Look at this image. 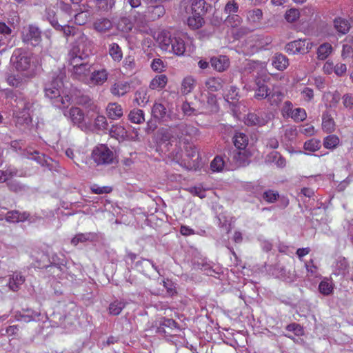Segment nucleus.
<instances>
[{"label":"nucleus","instance_id":"16","mask_svg":"<svg viewBox=\"0 0 353 353\" xmlns=\"http://www.w3.org/2000/svg\"><path fill=\"white\" fill-rule=\"evenodd\" d=\"M157 139L161 143L168 141L170 143V142L176 141L172 125L159 128L157 132Z\"/></svg>","mask_w":353,"mask_h":353},{"label":"nucleus","instance_id":"48","mask_svg":"<svg viewBox=\"0 0 353 353\" xmlns=\"http://www.w3.org/2000/svg\"><path fill=\"white\" fill-rule=\"evenodd\" d=\"M319 292L324 295H330L333 291V285L327 280L322 281L319 285Z\"/></svg>","mask_w":353,"mask_h":353},{"label":"nucleus","instance_id":"5","mask_svg":"<svg viewBox=\"0 0 353 353\" xmlns=\"http://www.w3.org/2000/svg\"><path fill=\"white\" fill-rule=\"evenodd\" d=\"M68 61L72 65V74L75 78L87 83L91 73V65L77 57H68Z\"/></svg>","mask_w":353,"mask_h":353},{"label":"nucleus","instance_id":"6","mask_svg":"<svg viewBox=\"0 0 353 353\" xmlns=\"http://www.w3.org/2000/svg\"><path fill=\"white\" fill-rule=\"evenodd\" d=\"M172 129L176 140H179L180 142L183 141L184 143L188 141L187 137H196L199 132L197 128L185 122H180L176 125H172Z\"/></svg>","mask_w":353,"mask_h":353},{"label":"nucleus","instance_id":"7","mask_svg":"<svg viewBox=\"0 0 353 353\" xmlns=\"http://www.w3.org/2000/svg\"><path fill=\"white\" fill-rule=\"evenodd\" d=\"M92 158L97 165H109L113 163L114 154L106 145H100L93 150Z\"/></svg>","mask_w":353,"mask_h":353},{"label":"nucleus","instance_id":"14","mask_svg":"<svg viewBox=\"0 0 353 353\" xmlns=\"http://www.w3.org/2000/svg\"><path fill=\"white\" fill-rule=\"evenodd\" d=\"M145 17L150 21H156L161 18L165 14V8L162 3L152 4L147 7Z\"/></svg>","mask_w":353,"mask_h":353},{"label":"nucleus","instance_id":"57","mask_svg":"<svg viewBox=\"0 0 353 353\" xmlns=\"http://www.w3.org/2000/svg\"><path fill=\"white\" fill-rule=\"evenodd\" d=\"M262 198L268 203H274L279 198V194L277 192L269 190L263 193Z\"/></svg>","mask_w":353,"mask_h":353},{"label":"nucleus","instance_id":"62","mask_svg":"<svg viewBox=\"0 0 353 353\" xmlns=\"http://www.w3.org/2000/svg\"><path fill=\"white\" fill-rule=\"evenodd\" d=\"M343 104L345 108L353 110V94L347 93L342 97Z\"/></svg>","mask_w":353,"mask_h":353},{"label":"nucleus","instance_id":"42","mask_svg":"<svg viewBox=\"0 0 353 353\" xmlns=\"http://www.w3.org/2000/svg\"><path fill=\"white\" fill-rule=\"evenodd\" d=\"M167 81L168 79L165 74L158 75L152 80L150 84V87L153 90L157 88H163L165 86Z\"/></svg>","mask_w":353,"mask_h":353},{"label":"nucleus","instance_id":"33","mask_svg":"<svg viewBox=\"0 0 353 353\" xmlns=\"http://www.w3.org/2000/svg\"><path fill=\"white\" fill-rule=\"evenodd\" d=\"M195 86V80L191 76L185 77L181 83V91L183 94L190 93Z\"/></svg>","mask_w":353,"mask_h":353},{"label":"nucleus","instance_id":"23","mask_svg":"<svg viewBox=\"0 0 353 353\" xmlns=\"http://www.w3.org/2000/svg\"><path fill=\"white\" fill-rule=\"evenodd\" d=\"M208 6L205 0H192L191 10L192 14L204 15L208 12Z\"/></svg>","mask_w":353,"mask_h":353},{"label":"nucleus","instance_id":"10","mask_svg":"<svg viewBox=\"0 0 353 353\" xmlns=\"http://www.w3.org/2000/svg\"><path fill=\"white\" fill-rule=\"evenodd\" d=\"M312 48V43L306 39H299L291 41L286 44L285 50L289 54H295L297 53L306 54Z\"/></svg>","mask_w":353,"mask_h":353},{"label":"nucleus","instance_id":"22","mask_svg":"<svg viewBox=\"0 0 353 353\" xmlns=\"http://www.w3.org/2000/svg\"><path fill=\"white\" fill-rule=\"evenodd\" d=\"M29 216V213L26 212L21 213L17 210H13L7 212L5 219L8 222L17 223L27 220Z\"/></svg>","mask_w":353,"mask_h":353},{"label":"nucleus","instance_id":"52","mask_svg":"<svg viewBox=\"0 0 353 353\" xmlns=\"http://www.w3.org/2000/svg\"><path fill=\"white\" fill-rule=\"evenodd\" d=\"M126 134L125 129L120 125H112L110 129V134L112 137H124Z\"/></svg>","mask_w":353,"mask_h":353},{"label":"nucleus","instance_id":"54","mask_svg":"<svg viewBox=\"0 0 353 353\" xmlns=\"http://www.w3.org/2000/svg\"><path fill=\"white\" fill-rule=\"evenodd\" d=\"M94 126L99 130H107L108 128V123L105 117L103 115H99L94 119Z\"/></svg>","mask_w":353,"mask_h":353},{"label":"nucleus","instance_id":"20","mask_svg":"<svg viewBox=\"0 0 353 353\" xmlns=\"http://www.w3.org/2000/svg\"><path fill=\"white\" fill-rule=\"evenodd\" d=\"M106 112L108 118L112 120L119 119L123 114L121 105L117 103H110L106 108Z\"/></svg>","mask_w":353,"mask_h":353},{"label":"nucleus","instance_id":"17","mask_svg":"<svg viewBox=\"0 0 353 353\" xmlns=\"http://www.w3.org/2000/svg\"><path fill=\"white\" fill-rule=\"evenodd\" d=\"M211 65L219 72L225 70L230 65V60L227 56L220 55L212 57L210 59Z\"/></svg>","mask_w":353,"mask_h":353},{"label":"nucleus","instance_id":"26","mask_svg":"<svg viewBox=\"0 0 353 353\" xmlns=\"http://www.w3.org/2000/svg\"><path fill=\"white\" fill-rule=\"evenodd\" d=\"M232 140L234 146L239 150H244L248 144V137L243 132H236Z\"/></svg>","mask_w":353,"mask_h":353},{"label":"nucleus","instance_id":"27","mask_svg":"<svg viewBox=\"0 0 353 353\" xmlns=\"http://www.w3.org/2000/svg\"><path fill=\"white\" fill-rule=\"evenodd\" d=\"M334 27L339 33L345 34L350 28V23L346 19L338 17L334 20Z\"/></svg>","mask_w":353,"mask_h":353},{"label":"nucleus","instance_id":"30","mask_svg":"<svg viewBox=\"0 0 353 353\" xmlns=\"http://www.w3.org/2000/svg\"><path fill=\"white\" fill-rule=\"evenodd\" d=\"M172 50L176 55L183 54L185 50V45L183 39L180 37H173L170 50Z\"/></svg>","mask_w":353,"mask_h":353},{"label":"nucleus","instance_id":"49","mask_svg":"<svg viewBox=\"0 0 353 353\" xmlns=\"http://www.w3.org/2000/svg\"><path fill=\"white\" fill-rule=\"evenodd\" d=\"M46 19L50 23V25L56 30L57 28H59V23L58 22V19L56 16V14L53 10L46 9Z\"/></svg>","mask_w":353,"mask_h":353},{"label":"nucleus","instance_id":"64","mask_svg":"<svg viewBox=\"0 0 353 353\" xmlns=\"http://www.w3.org/2000/svg\"><path fill=\"white\" fill-rule=\"evenodd\" d=\"M286 330L290 332H293L297 336H300L303 334V327L299 324L295 323L288 325Z\"/></svg>","mask_w":353,"mask_h":353},{"label":"nucleus","instance_id":"47","mask_svg":"<svg viewBox=\"0 0 353 353\" xmlns=\"http://www.w3.org/2000/svg\"><path fill=\"white\" fill-rule=\"evenodd\" d=\"M134 101L139 105L148 101V97L145 89L141 88L136 91Z\"/></svg>","mask_w":353,"mask_h":353},{"label":"nucleus","instance_id":"25","mask_svg":"<svg viewBox=\"0 0 353 353\" xmlns=\"http://www.w3.org/2000/svg\"><path fill=\"white\" fill-rule=\"evenodd\" d=\"M130 84L126 82H117L114 83L110 90L111 93L115 96H123L130 91Z\"/></svg>","mask_w":353,"mask_h":353},{"label":"nucleus","instance_id":"13","mask_svg":"<svg viewBox=\"0 0 353 353\" xmlns=\"http://www.w3.org/2000/svg\"><path fill=\"white\" fill-rule=\"evenodd\" d=\"M88 8L87 4H82L79 6V8L74 10L77 12V13L74 15L73 18L75 24L83 26L88 22L91 16V11Z\"/></svg>","mask_w":353,"mask_h":353},{"label":"nucleus","instance_id":"2","mask_svg":"<svg viewBox=\"0 0 353 353\" xmlns=\"http://www.w3.org/2000/svg\"><path fill=\"white\" fill-rule=\"evenodd\" d=\"M12 105L15 108V125L19 130L25 131L30 127L32 123L30 112L33 108V101L19 94V96H15Z\"/></svg>","mask_w":353,"mask_h":353},{"label":"nucleus","instance_id":"45","mask_svg":"<svg viewBox=\"0 0 353 353\" xmlns=\"http://www.w3.org/2000/svg\"><path fill=\"white\" fill-rule=\"evenodd\" d=\"M339 143V139L336 135L332 134L326 137L323 140V145L327 149H334Z\"/></svg>","mask_w":353,"mask_h":353},{"label":"nucleus","instance_id":"56","mask_svg":"<svg viewBox=\"0 0 353 353\" xmlns=\"http://www.w3.org/2000/svg\"><path fill=\"white\" fill-rule=\"evenodd\" d=\"M299 11L297 9L292 8L288 10L285 14V19L288 22L293 23L299 18Z\"/></svg>","mask_w":353,"mask_h":353},{"label":"nucleus","instance_id":"40","mask_svg":"<svg viewBox=\"0 0 353 353\" xmlns=\"http://www.w3.org/2000/svg\"><path fill=\"white\" fill-rule=\"evenodd\" d=\"M128 119L134 123H141L145 121L143 111L140 109H134L129 113Z\"/></svg>","mask_w":353,"mask_h":353},{"label":"nucleus","instance_id":"19","mask_svg":"<svg viewBox=\"0 0 353 353\" xmlns=\"http://www.w3.org/2000/svg\"><path fill=\"white\" fill-rule=\"evenodd\" d=\"M256 85L254 97L259 100L268 99L270 91L265 81L262 79H259L256 81Z\"/></svg>","mask_w":353,"mask_h":353},{"label":"nucleus","instance_id":"46","mask_svg":"<svg viewBox=\"0 0 353 353\" xmlns=\"http://www.w3.org/2000/svg\"><path fill=\"white\" fill-rule=\"evenodd\" d=\"M176 325H177V323L173 319H165L164 318L160 322L159 326L158 327V332H159L166 333L167 331L165 329V327L171 328V329L173 328V327L176 328Z\"/></svg>","mask_w":353,"mask_h":353},{"label":"nucleus","instance_id":"55","mask_svg":"<svg viewBox=\"0 0 353 353\" xmlns=\"http://www.w3.org/2000/svg\"><path fill=\"white\" fill-rule=\"evenodd\" d=\"M283 98V94L279 91L271 92L268 98V101L271 105H277Z\"/></svg>","mask_w":353,"mask_h":353},{"label":"nucleus","instance_id":"39","mask_svg":"<svg viewBox=\"0 0 353 353\" xmlns=\"http://www.w3.org/2000/svg\"><path fill=\"white\" fill-rule=\"evenodd\" d=\"M204 20L202 16L192 14V16L188 19V25L193 30H197L202 27Z\"/></svg>","mask_w":353,"mask_h":353},{"label":"nucleus","instance_id":"38","mask_svg":"<svg viewBox=\"0 0 353 353\" xmlns=\"http://www.w3.org/2000/svg\"><path fill=\"white\" fill-rule=\"evenodd\" d=\"M222 156H216L211 162L210 167L214 172H221L226 165L227 159Z\"/></svg>","mask_w":353,"mask_h":353},{"label":"nucleus","instance_id":"37","mask_svg":"<svg viewBox=\"0 0 353 353\" xmlns=\"http://www.w3.org/2000/svg\"><path fill=\"white\" fill-rule=\"evenodd\" d=\"M332 47L328 43L321 44L317 49V57L320 60H325L332 52Z\"/></svg>","mask_w":353,"mask_h":353},{"label":"nucleus","instance_id":"11","mask_svg":"<svg viewBox=\"0 0 353 353\" xmlns=\"http://www.w3.org/2000/svg\"><path fill=\"white\" fill-rule=\"evenodd\" d=\"M224 157L230 163L234 164L233 167L236 168L245 165V155L240 151L233 150L232 148H225L224 151Z\"/></svg>","mask_w":353,"mask_h":353},{"label":"nucleus","instance_id":"51","mask_svg":"<svg viewBox=\"0 0 353 353\" xmlns=\"http://www.w3.org/2000/svg\"><path fill=\"white\" fill-rule=\"evenodd\" d=\"M225 23L227 26H230L233 28L237 27L241 23V18L236 14H230L225 19Z\"/></svg>","mask_w":353,"mask_h":353},{"label":"nucleus","instance_id":"44","mask_svg":"<svg viewBox=\"0 0 353 353\" xmlns=\"http://www.w3.org/2000/svg\"><path fill=\"white\" fill-rule=\"evenodd\" d=\"M94 238V234L92 233H80L77 234L71 241V243L77 245L79 243H83L88 241H92Z\"/></svg>","mask_w":353,"mask_h":353},{"label":"nucleus","instance_id":"61","mask_svg":"<svg viewBox=\"0 0 353 353\" xmlns=\"http://www.w3.org/2000/svg\"><path fill=\"white\" fill-rule=\"evenodd\" d=\"M173 37L172 38L170 35L165 34L162 37L160 41L161 48L164 50H170Z\"/></svg>","mask_w":353,"mask_h":353},{"label":"nucleus","instance_id":"9","mask_svg":"<svg viewBox=\"0 0 353 353\" xmlns=\"http://www.w3.org/2000/svg\"><path fill=\"white\" fill-rule=\"evenodd\" d=\"M68 117L74 125H77L83 131L90 128V124L85 121L84 113L82 110L77 107H72L68 112Z\"/></svg>","mask_w":353,"mask_h":353},{"label":"nucleus","instance_id":"18","mask_svg":"<svg viewBox=\"0 0 353 353\" xmlns=\"http://www.w3.org/2000/svg\"><path fill=\"white\" fill-rule=\"evenodd\" d=\"M268 122L265 117L261 113H249L245 119V124L250 126H263Z\"/></svg>","mask_w":353,"mask_h":353},{"label":"nucleus","instance_id":"53","mask_svg":"<svg viewBox=\"0 0 353 353\" xmlns=\"http://www.w3.org/2000/svg\"><path fill=\"white\" fill-rule=\"evenodd\" d=\"M307 114L306 112L303 108H296L291 113V117L295 121H303L306 119Z\"/></svg>","mask_w":353,"mask_h":353},{"label":"nucleus","instance_id":"8","mask_svg":"<svg viewBox=\"0 0 353 353\" xmlns=\"http://www.w3.org/2000/svg\"><path fill=\"white\" fill-rule=\"evenodd\" d=\"M21 39L23 42L28 45L37 46L41 41V32L38 27L29 25L23 28Z\"/></svg>","mask_w":353,"mask_h":353},{"label":"nucleus","instance_id":"15","mask_svg":"<svg viewBox=\"0 0 353 353\" xmlns=\"http://www.w3.org/2000/svg\"><path fill=\"white\" fill-rule=\"evenodd\" d=\"M108 77V72L105 69L94 70L91 72L87 83L93 85H101L107 81Z\"/></svg>","mask_w":353,"mask_h":353},{"label":"nucleus","instance_id":"12","mask_svg":"<svg viewBox=\"0 0 353 353\" xmlns=\"http://www.w3.org/2000/svg\"><path fill=\"white\" fill-rule=\"evenodd\" d=\"M24 281L25 278L19 273H14L8 278H0V283L5 284L6 287L13 292L17 291Z\"/></svg>","mask_w":353,"mask_h":353},{"label":"nucleus","instance_id":"35","mask_svg":"<svg viewBox=\"0 0 353 353\" xmlns=\"http://www.w3.org/2000/svg\"><path fill=\"white\" fill-rule=\"evenodd\" d=\"M268 162L275 163L278 167L283 168L285 165V159L276 151L270 152L266 157Z\"/></svg>","mask_w":353,"mask_h":353},{"label":"nucleus","instance_id":"41","mask_svg":"<svg viewBox=\"0 0 353 353\" xmlns=\"http://www.w3.org/2000/svg\"><path fill=\"white\" fill-rule=\"evenodd\" d=\"M126 303L122 301H114L109 305V313L112 315H119L122 310L125 307Z\"/></svg>","mask_w":353,"mask_h":353},{"label":"nucleus","instance_id":"31","mask_svg":"<svg viewBox=\"0 0 353 353\" xmlns=\"http://www.w3.org/2000/svg\"><path fill=\"white\" fill-rule=\"evenodd\" d=\"M108 54L117 62H120L123 58V52L121 47L116 43L109 45Z\"/></svg>","mask_w":353,"mask_h":353},{"label":"nucleus","instance_id":"24","mask_svg":"<svg viewBox=\"0 0 353 353\" xmlns=\"http://www.w3.org/2000/svg\"><path fill=\"white\" fill-rule=\"evenodd\" d=\"M185 156L192 161V163L190 161L188 164L190 167L193 168L197 165L198 161L199 159V154L197 151V149L192 145H188L185 148Z\"/></svg>","mask_w":353,"mask_h":353},{"label":"nucleus","instance_id":"59","mask_svg":"<svg viewBox=\"0 0 353 353\" xmlns=\"http://www.w3.org/2000/svg\"><path fill=\"white\" fill-rule=\"evenodd\" d=\"M262 16L263 12L262 10L260 9H254L249 11L248 13V19L252 21V22L259 21L260 19L262 18Z\"/></svg>","mask_w":353,"mask_h":353},{"label":"nucleus","instance_id":"58","mask_svg":"<svg viewBox=\"0 0 353 353\" xmlns=\"http://www.w3.org/2000/svg\"><path fill=\"white\" fill-rule=\"evenodd\" d=\"M114 5V0H97V6L99 10L108 11Z\"/></svg>","mask_w":353,"mask_h":353},{"label":"nucleus","instance_id":"34","mask_svg":"<svg viewBox=\"0 0 353 353\" xmlns=\"http://www.w3.org/2000/svg\"><path fill=\"white\" fill-rule=\"evenodd\" d=\"M205 85L210 92H216L222 88L223 83L221 79L210 77L205 81Z\"/></svg>","mask_w":353,"mask_h":353},{"label":"nucleus","instance_id":"21","mask_svg":"<svg viewBox=\"0 0 353 353\" xmlns=\"http://www.w3.org/2000/svg\"><path fill=\"white\" fill-rule=\"evenodd\" d=\"M272 64L278 70L283 71L288 66L289 61L285 55L276 53L272 57Z\"/></svg>","mask_w":353,"mask_h":353},{"label":"nucleus","instance_id":"43","mask_svg":"<svg viewBox=\"0 0 353 353\" xmlns=\"http://www.w3.org/2000/svg\"><path fill=\"white\" fill-rule=\"evenodd\" d=\"M152 114L156 119H163L166 114V108L161 103H154L152 109Z\"/></svg>","mask_w":353,"mask_h":353},{"label":"nucleus","instance_id":"32","mask_svg":"<svg viewBox=\"0 0 353 353\" xmlns=\"http://www.w3.org/2000/svg\"><path fill=\"white\" fill-rule=\"evenodd\" d=\"M7 81L13 87L21 88L28 83V78L19 74L10 75L8 77Z\"/></svg>","mask_w":353,"mask_h":353},{"label":"nucleus","instance_id":"60","mask_svg":"<svg viewBox=\"0 0 353 353\" xmlns=\"http://www.w3.org/2000/svg\"><path fill=\"white\" fill-rule=\"evenodd\" d=\"M224 11L228 15L236 14L239 11V5L234 1H229L225 5Z\"/></svg>","mask_w":353,"mask_h":353},{"label":"nucleus","instance_id":"28","mask_svg":"<svg viewBox=\"0 0 353 353\" xmlns=\"http://www.w3.org/2000/svg\"><path fill=\"white\" fill-rule=\"evenodd\" d=\"M322 128L326 132H332L334 130L335 123L328 112H325L323 113Z\"/></svg>","mask_w":353,"mask_h":353},{"label":"nucleus","instance_id":"4","mask_svg":"<svg viewBox=\"0 0 353 353\" xmlns=\"http://www.w3.org/2000/svg\"><path fill=\"white\" fill-rule=\"evenodd\" d=\"M10 61L17 71H28L32 65V55L23 48H17L12 53Z\"/></svg>","mask_w":353,"mask_h":353},{"label":"nucleus","instance_id":"50","mask_svg":"<svg viewBox=\"0 0 353 353\" xmlns=\"http://www.w3.org/2000/svg\"><path fill=\"white\" fill-rule=\"evenodd\" d=\"M321 148V141L316 139H312L304 143V149L310 152H315Z\"/></svg>","mask_w":353,"mask_h":353},{"label":"nucleus","instance_id":"63","mask_svg":"<svg viewBox=\"0 0 353 353\" xmlns=\"http://www.w3.org/2000/svg\"><path fill=\"white\" fill-rule=\"evenodd\" d=\"M17 174V170H12L8 169L5 171L0 170V182H5L8 181L10 177L16 176Z\"/></svg>","mask_w":353,"mask_h":353},{"label":"nucleus","instance_id":"3","mask_svg":"<svg viewBox=\"0 0 353 353\" xmlns=\"http://www.w3.org/2000/svg\"><path fill=\"white\" fill-rule=\"evenodd\" d=\"M93 48V42L89 37L83 32H79L78 37H75L74 41L70 43L68 57L86 59L92 54Z\"/></svg>","mask_w":353,"mask_h":353},{"label":"nucleus","instance_id":"36","mask_svg":"<svg viewBox=\"0 0 353 353\" xmlns=\"http://www.w3.org/2000/svg\"><path fill=\"white\" fill-rule=\"evenodd\" d=\"M112 22L108 19H100L94 23V29L100 32H105L112 28Z\"/></svg>","mask_w":353,"mask_h":353},{"label":"nucleus","instance_id":"1","mask_svg":"<svg viewBox=\"0 0 353 353\" xmlns=\"http://www.w3.org/2000/svg\"><path fill=\"white\" fill-rule=\"evenodd\" d=\"M65 77L64 71L54 72L52 80L46 83L45 95L52 104L59 109H65L71 104V97L64 92L63 79Z\"/></svg>","mask_w":353,"mask_h":353},{"label":"nucleus","instance_id":"29","mask_svg":"<svg viewBox=\"0 0 353 353\" xmlns=\"http://www.w3.org/2000/svg\"><path fill=\"white\" fill-rule=\"evenodd\" d=\"M56 30L63 32V36L65 37L67 41L68 40L69 37H78V33L82 32V31L79 30L77 28L72 26H69L68 24L65 25H59V28H57Z\"/></svg>","mask_w":353,"mask_h":353}]
</instances>
